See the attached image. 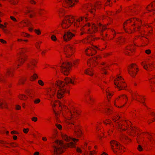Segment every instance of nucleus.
<instances>
[{"label":"nucleus","mask_w":155,"mask_h":155,"mask_svg":"<svg viewBox=\"0 0 155 155\" xmlns=\"http://www.w3.org/2000/svg\"><path fill=\"white\" fill-rule=\"evenodd\" d=\"M55 142L57 145L54 146V155H59L63 152L62 148L64 147V145L62 141L60 140H57Z\"/></svg>","instance_id":"1"},{"label":"nucleus","mask_w":155,"mask_h":155,"mask_svg":"<svg viewBox=\"0 0 155 155\" xmlns=\"http://www.w3.org/2000/svg\"><path fill=\"white\" fill-rule=\"evenodd\" d=\"M72 64L71 63L68 62L63 63L60 66L62 72L64 75H67L69 72Z\"/></svg>","instance_id":"2"},{"label":"nucleus","mask_w":155,"mask_h":155,"mask_svg":"<svg viewBox=\"0 0 155 155\" xmlns=\"http://www.w3.org/2000/svg\"><path fill=\"white\" fill-rule=\"evenodd\" d=\"M123 79L121 76H118L114 80V84L120 90L125 88L126 85L125 82L122 81Z\"/></svg>","instance_id":"3"},{"label":"nucleus","mask_w":155,"mask_h":155,"mask_svg":"<svg viewBox=\"0 0 155 155\" xmlns=\"http://www.w3.org/2000/svg\"><path fill=\"white\" fill-rule=\"evenodd\" d=\"M63 48L64 54L67 57H70L74 51V48L70 45L64 46Z\"/></svg>","instance_id":"4"},{"label":"nucleus","mask_w":155,"mask_h":155,"mask_svg":"<svg viewBox=\"0 0 155 155\" xmlns=\"http://www.w3.org/2000/svg\"><path fill=\"white\" fill-rule=\"evenodd\" d=\"M74 21V18L71 16H68L64 18V20L63 21L61 26L63 28H67L70 26L67 24V22L69 24L73 23Z\"/></svg>","instance_id":"5"},{"label":"nucleus","mask_w":155,"mask_h":155,"mask_svg":"<svg viewBox=\"0 0 155 155\" xmlns=\"http://www.w3.org/2000/svg\"><path fill=\"white\" fill-rule=\"evenodd\" d=\"M98 48L96 46H94V47H89L85 50L86 54L88 56H92L95 54L96 53V49H97Z\"/></svg>","instance_id":"6"},{"label":"nucleus","mask_w":155,"mask_h":155,"mask_svg":"<svg viewBox=\"0 0 155 155\" xmlns=\"http://www.w3.org/2000/svg\"><path fill=\"white\" fill-rule=\"evenodd\" d=\"M111 144V146L112 148V150L114 153H115L116 151L114 150V146L112 145V144H114L115 145V146L116 147V148L119 150H122L124 147L121 145H120L119 143L117 142L114 141L112 140L110 142Z\"/></svg>","instance_id":"7"},{"label":"nucleus","mask_w":155,"mask_h":155,"mask_svg":"<svg viewBox=\"0 0 155 155\" xmlns=\"http://www.w3.org/2000/svg\"><path fill=\"white\" fill-rule=\"evenodd\" d=\"M74 36V34L72 33L70 31H67L65 32L63 36V38L65 41H67L71 40L72 37Z\"/></svg>","instance_id":"8"},{"label":"nucleus","mask_w":155,"mask_h":155,"mask_svg":"<svg viewBox=\"0 0 155 155\" xmlns=\"http://www.w3.org/2000/svg\"><path fill=\"white\" fill-rule=\"evenodd\" d=\"M77 1L78 0H64L63 5L66 8L71 7L74 5V2H77Z\"/></svg>","instance_id":"9"},{"label":"nucleus","mask_w":155,"mask_h":155,"mask_svg":"<svg viewBox=\"0 0 155 155\" xmlns=\"http://www.w3.org/2000/svg\"><path fill=\"white\" fill-rule=\"evenodd\" d=\"M86 25V26H87L88 27H89V28L88 29V30L89 32L90 33L92 32L95 33L96 31H97L98 30L97 28H98V27L94 24L91 25L89 23H87Z\"/></svg>","instance_id":"10"},{"label":"nucleus","mask_w":155,"mask_h":155,"mask_svg":"<svg viewBox=\"0 0 155 155\" xmlns=\"http://www.w3.org/2000/svg\"><path fill=\"white\" fill-rule=\"evenodd\" d=\"M25 51V50L22 49H21L20 54L19 58L18 60V62L20 63H22L25 61L24 58L25 57V55L24 54V53Z\"/></svg>","instance_id":"11"},{"label":"nucleus","mask_w":155,"mask_h":155,"mask_svg":"<svg viewBox=\"0 0 155 155\" xmlns=\"http://www.w3.org/2000/svg\"><path fill=\"white\" fill-rule=\"evenodd\" d=\"M135 68L134 64L131 65L128 69V72L130 75L133 77H134Z\"/></svg>","instance_id":"12"},{"label":"nucleus","mask_w":155,"mask_h":155,"mask_svg":"<svg viewBox=\"0 0 155 155\" xmlns=\"http://www.w3.org/2000/svg\"><path fill=\"white\" fill-rule=\"evenodd\" d=\"M66 92L65 89L64 88L58 90L57 93V97L58 98L60 99L64 96V93Z\"/></svg>","instance_id":"13"},{"label":"nucleus","mask_w":155,"mask_h":155,"mask_svg":"<svg viewBox=\"0 0 155 155\" xmlns=\"http://www.w3.org/2000/svg\"><path fill=\"white\" fill-rule=\"evenodd\" d=\"M134 46L132 45L130 47H127L124 50V52L127 55H130L131 54H130V52H129V51H130L131 52H132L133 51V50H134Z\"/></svg>","instance_id":"14"},{"label":"nucleus","mask_w":155,"mask_h":155,"mask_svg":"<svg viewBox=\"0 0 155 155\" xmlns=\"http://www.w3.org/2000/svg\"><path fill=\"white\" fill-rule=\"evenodd\" d=\"M21 23H23L26 24V26L27 27H29L28 30L30 31H32L33 30V28H32L31 27V26L32 25L31 22L28 20H27L26 21L23 20V21H22Z\"/></svg>","instance_id":"15"},{"label":"nucleus","mask_w":155,"mask_h":155,"mask_svg":"<svg viewBox=\"0 0 155 155\" xmlns=\"http://www.w3.org/2000/svg\"><path fill=\"white\" fill-rule=\"evenodd\" d=\"M147 10L150 11H155V1L153 3H151L147 7Z\"/></svg>","instance_id":"16"},{"label":"nucleus","mask_w":155,"mask_h":155,"mask_svg":"<svg viewBox=\"0 0 155 155\" xmlns=\"http://www.w3.org/2000/svg\"><path fill=\"white\" fill-rule=\"evenodd\" d=\"M56 90L54 86L53 87V89H50L49 91H48V94L50 97L51 98L52 96L54 94V92Z\"/></svg>","instance_id":"17"},{"label":"nucleus","mask_w":155,"mask_h":155,"mask_svg":"<svg viewBox=\"0 0 155 155\" xmlns=\"http://www.w3.org/2000/svg\"><path fill=\"white\" fill-rule=\"evenodd\" d=\"M64 83L63 82H61V81H59L56 84H55V86H57L59 88H61L63 87L64 86Z\"/></svg>","instance_id":"18"},{"label":"nucleus","mask_w":155,"mask_h":155,"mask_svg":"<svg viewBox=\"0 0 155 155\" xmlns=\"http://www.w3.org/2000/svg\"><path fill=\"white\" fill-rule=\"evenodd\" d=\"M65 83L66 84H68L71 83L73 84H74L73 80L70 78L68 77H66L64 79Z\"/></svg>","instance_id":"19"},{"label":"nucleus","mask_w":155,"mask_h":155,"mask_svg":"<svg viewBox=\"0 0 155 155\" xmlns=\"http://www.w3.org/2000/svg\"><path fill=\"white\" fill-rule=\"evenodd\" d=\"M72 118H73V117H72V115H71V117H69L68 119L66 122L68 124L74 125V121L72 120Z\"/></svg>","instance_id":"20"},{"label":"nucleus","mask_w":155,"mask_h":155,"mask_svg":"<svg viewBox=\"0 0 155 155\" xmlns=\"http://www.w3.org/2000/svg\"><path fill=\"white\" fill-rule=\"evenodd\" d=\"M85 73L90 76H92L93 74V71L92 69L89 68L86 70L85 71Z\"/></svg>","instance_id":"21"},{"label":"nucleus","mask_w":155,"mask_h":155,"mask_svg":"<svg viewBox=\"0 0 155 155\" xmlns=\"http://www.w3.org/2000/svg\"><path fill=\"white\" fill-rule=\"evenodd\" d=\"M153 65V64L152 63L149 64H148L146 63H144L143 64V66L145 69L146 70H149V69H148V67H149L151 68Z\"/></svg>","instance_id":"22"},{"label":"nucleus","mask_w":155,"mask_h":155,"mask_svg":"<svg viewBox=\"0 0 155 155\" xmlns=\"http://www.w3.org/2000/svg\"><path fill=\"white\" fill-rule=\"evenodd\" d=\"M62 137L64 140L67 141H69L71 140V138L70 137L64 134H62Z\"/></svg>","instance_id":"23"},{"label":"nucleus","mask_w":155,"mask_h":155,"mask_svg":"<svg viewBox=\"0 0 155 155\" xmlns=\"http://www.w3.org/2000/svg\"><path fill=\"white\" fill-rule=\"evenodd\" d=\"M34 62L35 61L34 60H32L30 61V64H28V67L29 69L30 70H32V69L33 67L32 65L35 66V64Z\"/></svg>","instance_id":"24"},{"label":"nucleus","mask_w":155,"mask_h":155,"mask_svg":"<svg viewBox=\"0 0 155 155\" xmlns=\"http://www.w3.org/2000/svg\"><path fill=\"white\" fill-rule=\"evenodd\" d=\"M102 65H103L104 66V67H102V70L104 71V73L105 74H106L107 73L105 71V70H106V67H108V65L107 64L105 65L104 63H103L102 64Z\"/></svg>","instance_id":"25"},{"label":"nucleus","mask_w":155,"mask_h":155,"mask_svg":"<svg viewBox=\"0 0 155 155\" xmlns=\"http://www.w3.org/2000/svg\"><path fill=\"white\" fill-rule=\"evenodd\" d=\"M66 146L68 147H72L74 146V144L73 142H71L68 143H67Z\"/></svg>","instance_id":"26"},{"label":"nucleus","mask_w":155,"mask_h":155,"mask_svg":"<svg viewBox=\"0 0 155 155\" xmlns=\"http://www.w3.org/2000/svg\"><path fill=\"white\" fill-rule=\"evenodd\" d=\"M128 139V137L126 135H122L120 137V140L123 142H124V140H127Z\"/></svg>","instance_id":"27"},{"label":"nucleus","mask_w":155,"mask_h":155,"mask_svg":"<svg viewBox=\"0 0 155 155\" xmlns=\"http://www.w3.org/2000/svg\"><path fill=\"white\" fill-rule=\"evenodd\" d=\"M19 97L20 99L24 100H25L27 98V97L25 95H20L19 96Z\"/></svg>","instance_id":"28"},{"label":"nucleus","mask_w":155,"mask_h":155,"mask_svg":"<svg viewBox=\"0 0 155 155\" xmlns=\"http://www.w3.org/2000/svg\"><path fill=\"white\" fill-rule=\"evenodd\" d=\"M138 101L140 102L143 103V104L145 106V103L142 100V98L140 97H138L137 98L136 97V101Z\"/></svg>","instance_id":"29"},{"label":"nucleus","mask_w":155,"mask_h":155,"mask_svg":"<svg viewBox=\"0 0 155 155\" xmlns=\"http://www.w3.org/2000/svg\"><path fill=\"white\" fill-rule=\"evenodd\" d=\"M97 58L96 57V58H93V60H90L89 62H88V63H87L88 65H89V66L90 65V64L91 63V62L92 63H93V62L94 61H95V62H96V59H97Z\"/></svg>","instance_id":"30"},{"label":"nucleus","mask_w":155,"mask_h":155,"mask_svg":"<svg viewBox=\"0 0 155 155\" xmlns=\"http://www.w3.org/2000/svg\"><path fill=\"white\" fill-rule=\"evenodd\" d=\"M119 97L120 99L121 100L123 99L126 101L127 99V97L124 94L120 96Z\"/></svg>","instance_id":"31"},{"label":"nucleus","mask_w":155,"mask_h":155,"mask_svg":"<svg viewBox=\"0 0 155 155\" xmlns=\"http://www.w3.org/2000/svg\"><path fill=\"white\" fill-rule=\"evenodd\" d=\"M98 27H99L100 29L101 32H102L105 29V27L101 25H98Z\"/></svg>","instance_id":"32"},{"label":"nucleus","mask_w":155,"mask_h":155,"mask_svg":"<svg viewBox=\"0 0 155 155\" xmlns=\"http://www.w3.org/2000/svg\"><path fill=\"white\" fill-rule=\"evenodd\" d=\"M7 105V103L5 101H3L2 103H0V107L2 108H3V105L4 106H6Z\"/></svg>","instance_id":"33"},{"label":"nucleus","mask_w":155,"mask_h":155,"mask_svg":"<svg viewBox=\"0 0 155 155\" xmlns=\"http://www.w3.org/2000/svg\"><path fill=\"white\" fill-rule=\"evenodd\" d=\"M106 113L108 114H110L112 113L111 109L109 108H107V110L106 111Z\"/></svg>","instance_id":"34"},{"label":"nucleus","mask_w":155,"mask_h":155,"mask_svg":"<svg viewBox=\"0 0 155 155\" xmlns=\"http://www.w3.org/2000/svg\"><path fill=\"white\" fill-rule=\"evenodd\" d=\"M38 78V76L35 74H34L31 77V79L34 80Z\"/></svg>","instance_id":"35"},{"label":"nucleus","mask_w":155,"mask_h":155,"mask_svg":"<svg viewBox=\"0 0 155 155\" xmlns=\"http://www.w3.org/2000/svg\"><path fill=\"white\" fill-rule=\"evenodd\" d=\"M9 1L14 4H16L18 2L17 0H8Z\"/></svg>","instance_id":"36"},{"label":"nucleus","mask_w":155,"mask_h":155,"mask_svg":"<svg viewBox=\"0 0 155 155\" xmlns=\"http://www.w3.org/2000/svg\"><path fill=\"white\" fill-rule=\"evenodd\" d=\"M28 13H30L31 12H32L33 14L35 15V13L32 10H31L30 8H28V9L27 11Z\"/></svg>","instance_id":"37"},{"label":"nucleus","mask_w":155,"mask_h":155,"mask_svg":"<svg viewBox=\"0 0 155 155\" xmlns=\"http://www.w3.org/2000/svg\"><path fill=\"white\" fill-rule=\"evenodd\" d=\"M22 35L24 37H28L30 36L29 35L25 33H23L22 34Z\"/></svg>","instance_id":"38"},{"label":"nucleus","mask_w":155,"mask_h":155,"mask_svg":"<svg viewBox=\"0 0 155 155\" xmlns=\"http://www.w3.org/2000/svg\"><path fill=\"white\" fill-rule=\"evenodd\" d=\"M51 38V39L53 41H55L56 40V39H57L56 38V36L54 35H52Z\"/></svg>","instance_id":"39"},{"label":"nucleus","mask_w":155,"mask_h":155,"mask_svg":"<svg viewBox=\"0 0 155 155\" xmlns=\"http://www.w3.org/2000/svg\"><path fill=\"white\" fill-rule=\"evenodd\" d=\"M35 33L38 35H39L41 34V32L40 30L39 29H35Z\"/></svg>","instance_id":"40"},{"label":"nucleus","mask_w":155,"mask_h":155,"mask_svg":"<svg viewBox=\"0 0 155 155\" xmlns=\"http://www.w3.org/2000/svg\"><path fill=\"white\" fill-rule=\"evenodd\" d=\"M31 120L32 121L34 122H36L38 120V119L37 117H33L31 118Z\"/></svg>","instance_id":"41"},{"label":"nucleus","mask_w":155,"mask_h":155,"mask_svg":"<svg viewBox=\"0 0 155 155\" xmlns=\"http://www.w3.org/2000/svg\"><path fill=\"white\" fill-rule=\"evenodd\" d=\"M76 129H77V132H78V135H80V134H81L82 133L81 130H80V129L79 128H76Z\"/></svg>","instance_id":"42"},{"label":"nucleus","mask_w":155,"mask_h":155,"mask_svg":"<svg viewBox=\"0 0 155 155\" xmlns=\"http://www.w3.org/2000/svg\"><path fill=\"white\" fill-rule=\"evenodd\" d=\"M12 71L8 69L7 71V75H9L12 73Z\"/></svg>","instance_id":"43"},{"label":"nucleus","mask_w":155,"mask_h":155,"mask_svg":"<svg viewBox=\"0 0 155 155\" xmlns=\"http://www.w3.org/2000/svg\"><path fill=\"white\" fill-rule=\"evenodd\" d=\"M25 80V79L24 78L21 79L19 81V84H23L24 83V81Z\"/></svg>","instance_id":"44"},{"label":"nucleus","mask_w":155,"mask_h":155,"mask_svg":"<svg viewBox=\"0 0 155 155\" xmlns=\"http://www.w3.org/2000/svg\"><path fill=\"white\" fill-rule=\"evenodd\" d=\"M137 149L139 151H141L143 150V148L140 145L138 146Z\"/></svg>","instance_id":"45"},{"label":"nucleus","mask_w":155,"mask_h":155,"mask_svg":"<svg viewBox=\"0 0 155 155\" xmlns=\"http://www.w3.org/2000/svg\"><path fill=\"white\" fill-rule=\"evenodd\" d=\"M38 83L41 86H42L44 85V83H43V82L42 81H41V80H39L38 81Z\"/></svg>","instance_id":"46"},{"label":"nucleus","mask_w":155,"mask_h":155,"mask_svg":"<svg viewBox=\"0 0 155 155\" xmlns=\"http://www.w3.org/2000/svg\"><path fill=\"white\" fill-rule=\"evenodd\" d=\"M131 21H132L131 20H128L127 21H126L124 23V30H125V24L128 23L129 22V21L130 22Z\"/></svg>","instance_id":"47"},{"label":"nucleus","mask_w":155,"mask_h":155,"mask_svg":"<svg viewBox=\"0 0 155 155\" xmlns=\"http://www.w3.org/2000/svg\"><path fill=\"white\" fill-rule=\"evenodd\" d=\"M106 92L107 96L108 95L110 96H111L112 95V94L109 93L107 90H106Z\"/></svg>","instance_id":"48"},{"label":"nucleus","mask_w":155,"mask_h":155,"mask_svg":"<svg viewBox=\"0 0 155 155\" xmlns=\"http://www.w3.org/2000/svg\"><path fill=\"white\" fill-rule=\"evenodd\" d=\"M40 101V100L39 99H36L34 101V103L35 104H37L39 103Z\"/></svg>","instance_id":"49"},{"label":"nucleus","mask_w":155,"mask_h":155,"mask_svg":"<svg viewBox=\"0 0 155 155\" xmlns=\"http://www.w3.org/2000/svg\"><path fill=\"white\" fill-rule=\"evenodd\" d=\"M29 129H25L24 128L23 130V131L25 133H27Z\"/></svg>","instance_id":"50"},{"label":"nucleus","mask_w":155,"mask_h":155,"mask_svg":"<svg viewBox=\"0 0 155 155\" xmlns=\"http://www.w3.org/2000/svg\"><path fill=\"white\" fill-rule=\"evenodd\" d=\"M120 117L119 116H117V117H116L115 119H114L113 118V120L115 122H116V120H119Z\"/></svg>","instance_id":"51"},{"label":"nucleus","mask_w":155,"mask_h":155,"mask_svg":"<svg viewBox=\"0 0 155 155\" xmlns=\"http://www.w3.org/2000/svg\"><path fill=\"white\" fill-rule=\"evenodd\" d=\"M4 77L3 76H2V78H0V82H3L4 81Z\"/></svg>","instance_id":"52"},{"label":"nucleus","mask_w":155,"mask_h":155,"mask_svg":"<svg viewBox=\"0 0 155 155\" xmlns=\"http://www.w3.org/2000/svg\"><path fill=\"white\" fill-rule=\"evenodd\" d=\"M145 52L147 54H149L150 53L151 51L150 50L148 49L145 51Z\"/></svg>","instance_id":"53"},{"label":"nucleus","mask_w":155,"mask_h":155,"mask_svg":"<svg viewBox=\"0 0 155 155\" xmlns=\"http://www.w3.org/2000/svg\"><path fill=\"white\" fill-rule=\"evenodd\" d=\"M77 151L78 153H81L82 152L81 150L79 148H77Z\"/></svg>","instance_id":"54"},{"label":"nucleus","mask_w":155,"mask_h":155,"mask_svg":"<svg viewBox=\"0 0 155 155\" xmlns=\"http://www.w3.org/2000/svg\"><path fill=\"white\" fill-rule=\"evenodd\" d=\"M56 126L59 129H61V126L60 125L56 124Z\"/></svg>","instance_id":"55"},{"label":"nucleus","mask_w":155,"mask_h":155,"mask_svg":"<svg viewBox=\"0 0 155 155\" xmlns=\"http://www.w3.org/2000/svg\"><path fill=\"white\" fill-rule=\"evenodd\" d=\"M10 18L12 20H13L14 21H16V19L13 17V16H11Z\"/></svg>","instance_id":"56"},{"label":"nucleus","mask_w":155,"mask_h":155,"mask_svg":"<svg viewBox=\"0 0 155 155\" xmlns=\"http://www.w3.org/2000/svg\"><path fill=\"white\" fill-rule=\"evenodd\" d=\"M16 108L17 110H20L21 108V107L18 105H16Z\"/></svg>","instance_id":"57"},{"label":"nucleus","mask_w":155,"mask_h":155,"mask_svg":"<svg viewBox=\"0 0 155 155\" xmlns=\"http://www.w3.org/2000/svg\"><path fill=\"white\" fill-rule=\"evenodd\" d=\"M0 41L3 43H6V41L2 39H0Z\"/></svg>","instance_id":"58"},{"label":"nucleus","mask_w":155,"mask_h":155,"mask_svg":"<svg viewBox=\"0 0 155 155\" xmlns=\"http://www.w3.org/2000/svg\"><path fill=\"white\" fill-rule=\"evenodd\" d=\"M26 41V42H27L28 41V40H23L22 39H18V41Z\"/></svg>","instance_id":"59"},{"label":"nucleus","mask_w":155,"mask_h":155,"mask_svg":"<svg viewBox=\"0 0 155 155\" xmlns=\"http://www.w3.org/2000/svg\"><path fill=\"white\" fill-rule=\"evenodd\" d=\"M30 2L32 4H35L36 3V2L33 0H31L30 1Z\"/></svg>","instance_id":"60"},{"label":"nucleus","mask_w":155,"mask_h":155,"mask_svg":"<svg viewBox=\"0 0 155 155\" xmlns=\"http://www.w3.org/2000/svg\"><path fill=\"white\" fill-rule=\"evenodd\" d=\"M124 38H119V40H120L121 41H124Z\"/></svg>","instance_id":"61"},{"label":"nucleus","mask_w":155,"mask_h":155,"mask_svg":"<svg viewBox=\"0 0 155 155\" xmlns=\"http://www.w3.org/2000/svg\"><path fill=\"white\" fill-rule=\"evenodd\" d=\"M11 133L12 134H18V133L16 132L15 131H12L11 132Z\"/></svg>","instance_id":"62"},{"label":"nucleus","mask_w":155,"mask_h":155,"mask_svg":"<svg viewBox=\"0 0 155 155\" xmlns=\"http://www.w3.org/2000/svg\"><path fill=\"white\" fill-rule=\"evenodd\" d=\"M83 19H84V18H81L80 19H78V22L79 23H80V22L81 20L82 21Z\"/></svg>","instance_id":"63"},{"label":"nucleus","mask_w":155,"mask_h":155,"mask_svg":"<svg viewBox=\"0 0 155 155\" xmlns=\"http://www.w3.org/2000/svg\"><path fill=\"white\" fill-rule=\"evenodd\" d=\"M151 115L152 116L155 117V113L153 112H152L151 114Z\"/></svg>","instance_id":"64"}]
</instances>
